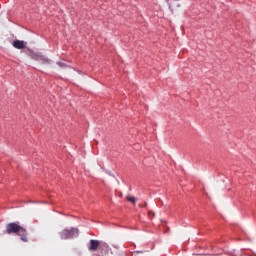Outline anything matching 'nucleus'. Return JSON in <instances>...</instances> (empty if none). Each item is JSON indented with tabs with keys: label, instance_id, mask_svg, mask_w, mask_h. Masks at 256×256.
<instances>
[{
	"label": "nucleus",
	"instance_id": "3",
	"mask_svg": "<svg viewBox=\"0 0 256 256\" xmlns=\"http://www.w3.org/2000/svg\"><path fill=\"white\" fill-rule=\"evenodd\" d=\"M99 245L100 242L99 240H90V246H89V250L90 251H97V249H99Z\"/></svg>",
	"mask_w": 256,
	"mask_h": 256
},
{
	"label": "nucleus",
	"instance_id": "1",
	"mask_svg": "<svg viewBox=\"0 0 256 256\" xmlns=\"http://www.w3.org/2000/svg\"><path fill=\"white\" fill-rule=\"evenodd\" d=\"M6 233L7 235H11L13 233H17L19 237H21V241L27 243L29 238H27V229L23 228L17 222H11L6 225Z\"/></svg>",
	"mask_w": 256,
	"mask_h": 256
},
{
	"label": "nucleus",
	"instance_id": "6",
	"mask_svg": "<svg viewBox=\"0 0 256 256\" xmlns=\"http://www.w3.org/2000/svg\"><path fill=\"white\" fill-rule=\"evenodd\" d=\"M38 60L42 61V63H51V60H49V58L39 57Z\"/></svg>",
	"mask_w": 256,
	"mask_h": 256
},
{
	"label": "nucleus",
	"instance_id": "4",
	"mask_svg": "<svg viewBox=\"0 0 256 256\" xmlns=\"http://www.w3.org/2000/svg\"><path fill=\"white\" fill-rule=\"evenodd\" d=\"M13 47H15V49H25V42L21 41V40H16L12 43Z\"/></svg>",
	"mask_w": 256,
	"mask_h": 256
},
{
	"label": "nucleus",
	"instance_id": "5",
	"mask_svg": "<svg viewBox=\"0 0 256 256\" xmlns=\"http://www.w3.org/2000/svg\"><path fill=\"white\" fill-rule=\"evenodd\" d=\"M126 199L130 202L133 203V205H135V203H137V198L133 197V196H127Z\"/></svg>",
	"mask_w": 256,
	"mask_h": 256
},
{
	"label": "nucleus",
	"instance_id": "7",
	"mask_svg": "<svg viewBox=\"0 0 256 256\" xmlns=\"http://www.w3.org/2000/svg\"><path fill=\"white\" fill-rule=\"evenodd\" d=\"M57 65H59V67H67V65H65L63 62H57Z\"/></svg>",
	"mask_w": 256,
	"mask_h": 256
},
{
	"label": "nucleus",
	"instance_id": "2",
	"mask_svg": "<svg viewBox=\"0 0 256 256\" xmlns=\"http://www.w3.org/2000/svg\"><path fill=\"white\" fill-rule=\"evenodd\" d=\"M59 235L62 240L74 239V237H79V229H64L59 233Z\"/></svg>",
	"mask_w": 256,
	"mask_h": 256
}]
</instances>
